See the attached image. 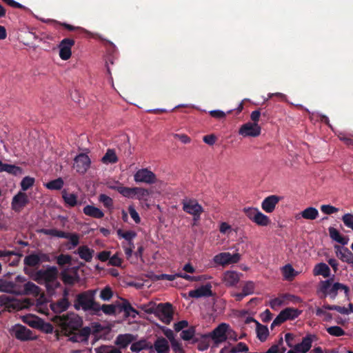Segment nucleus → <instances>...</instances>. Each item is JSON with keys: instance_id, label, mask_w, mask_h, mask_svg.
I'll return each instance as SVG.
<instances>
[{"instance_id": "f257e3e1", "label": "nucleus", "mask_w": 353, "mask_h": 353, "mask_svg": "<svg viewBox=\"0 0 353 353\" xmlns=\"http://www.w3.org/2000/svg\"><path fill=\"white\" fill-rule=\"evenodd\" d=\"M59 271L55 266H47L45 270H39L35 272L32 279L39 284H45L47 290L52 292L55 288L60 285V283L57 281Z\"/></svg>"}, {"instance_id": "f03ea898", "label": "nucleus", "mask_w": 353, "mask_h": 353, "mask_svg": "<svg viewBox=\"0 0 353 353\" xmlns=\"http://www.w3.org/2000/svg\"><path fill=\"white\" fill-rule=\"evenodd\" d=\"M97 290H89L79 293L74 301V307L77 310L80 308L85 312H90L91 314H97L99 303L95 301Z\"/></svg>"}, {"instance_id": "7ed1b4c3", "label": "nucleus", "mask_w": 353, "mask_h": 353, "mask_svg": "<svg viewBox=\"0 0 353 353\" xmlns=\"http://www.w3.org/2000/svg\"><path fill=\"white\" fill-rule=\"evenodd\" d=\"M333 279H327L321 281L319 285V292L321 294V298L330 296L331 299H335L339 290H343L345 296H349V288L341 283H334L332 284Z\"/></svg>"}, {"instance_id": "20e7f679", "label": "nucleus", "mask_w": 353, "mask_h": 353, "mask_svg": "<svg viewBox=\"0 0 353 353\" xmlns=\"http://www.w3.org/2000/svg\"><path fill=\"white\" fill-rule=\"evenodd\" d=\"M52 321L59 324L65 332L68 329L77 330L81 325V321L74 314L62 316L56 315Z\"/></svg>"}, {"instance_id": "39448f33", "label": "nucleus", "mask_w": 353, "mask_h": 353, "mask_svg": "<svg viewBox=\"0 0 353 353\" xmlns=\"http://www.w3.org/2000/svg\"><path fill=\"white\" fill-rule=\"evenodd\" d=\"M173 307L170 303H159L157 305L155 316L165 324H170L173 319Z\"/></svg>"}, {"instance_id": "423d86ee", "label": "nucleus", "mask_w": 353, "mask_h": 353, "mask_svg": "<svg viewBox=\"0 0 353 353\" xmlns=\"http://www.w3.org/2000/svg\"><path fill=\"white\" fill-rule=\"evenodd\" d=\"M182 204L183 211L193 215L194 220H198L203 212L202 206L195 199H183Z\"/></svg>"}, {"instance_id": "0eeeda50", "label": "nucleus", "mask_w": 353, "mask_h": 353, "mask_svg": "<svg viewBox=\"0 0 353 353\" xmlns=\"http://www.w3.org/2000/svg\"><path fill=\"white\" fill-rule=\"evenodd\" d=\"M10 334L21 341L34 340L36 339L35 336H32V332L30 329L21 324L14 325L10 330Z\"/></svg>"}, {"instance_id": "6e6552de", "label": "nucleus", "mask_w": 353, "mask_h": 353, "mask_svg": "<svg viewBox=\"0 0 353 353\" xmlns=\"http://www.w3.org/2000/svg\"><path fill=\"white\" fill-rule=\"evenodd\" d=\"M49 254L43 252L32 253L25 256L23 263L28 267H36L43 262H50Z\"/></svg>"}, {"instance_id": "1a4fd4ad", "label": "nucleus", "mask_w": 353, "mask_h": 353, "mask_svg": "<svg viewBox=\"0 0 353 353\" xmlns=\"http://www.w3.org/2000/svg\"><path fill=\"white\" fill-rule=\"evenodd\" d=\"M240 258L239 253L232 254L230 252H221L215 255L213 261L216 264L225 265L239 262Z\"/></svg>"}, {"instance_id": "9d476101", "label": "nucleus", "mask_w": 353, "mask_h": 353, "mask_svg": "<svg viewBox=\"0 0 353 353\" xmlns=\"http://www.w3.org/2000/svg\"><path fill=\"white\" fill-rule=\"evenodd\" d=\"M228 327V324L221 323L210 333V336L215 344L218 345L227 340Z\"/></svg>"}, {"instance_id": "9b49d317", "label": "nucleus", "mask_w": 353, "mask_h": 353, "mask_svg": "<svg viewBox=\"0 0 353 353\" xmlns=\"http://www.w3.org/2000/svg\"><path fill=\"white\" fill-rule=\"evenodd\" d=\"M29 203V199L26 193L19 192L15 194L11 202V208L15 212H20Z\"/></svg>"}, {"instance_id": "f8f14e48", "label": "nucleus", "mask_w": 353, "mask_h": 353, "mask_svg": "<svg viewBox=\"0 0 353 353\" xmlns=\"http://www.w3.org/2000/svg\"><path fill=\"white\" fill-rule=\"evenodd\" d=\"M134 179L137 183H145L152 184L156 183V175L147 168H142L137 171L134 175Z\"/></svg>"}, {"instance_id": "ddd939ff", "label": "nucleus", "mask_w": 353, "mask_h": 353, "mask_svg": "<svg viewBox=\"0 0 353 353\" xmlns=\"http://www.w3.org/2000/svg\"><path fill=\"white\" fill-rule=\"evenodd\" d=\"M261 131V128L258 123L248 122L241 126L239 134L243 137H256L260 135Z\"/></svg>"}, {"instance_id": "4468645a", "label": "nucleus", "mask_w": 353, "mask_h": 353, "mask_svg": "<svg viewBox=\"0 0 353 353\" xmlns=\"http://www.w3.org/2000/svg\"><path fill=\"white\" fill-rule=\"evenodd\" d=\"M74 40L70 38L63 39L59 43V57L62 60H68L72 55V47L74 45Z\"/></svg>"}, {"instance_id": "2eb2a0df", "label": "nucleus", "mask_w": 353, "mask_h": 353, "mask_svg": "<svg viewBox=\"0 0 353 353\" xmlns=\"http://www.w3.org/2000/svg\"><path fill=\"white\" fill-rule=\"evenodd\" d=\"M90 159L85 154H80L74 159V168L79 174H85L90 166Z\"/></svg>"}, {"instance_id": "dca6fc26", "label": "nucleus", "mask_w": 353, "mask_h": 353, "mask_svg": "<svg viewBox=\"0 0 353 353\" xmlns=\"http://www.w3.org/2000/svg\"><path fill=\"white\" fill-rule=\"evenodd\" d=\"M281 198L277 195H270L265 197L261 203V208L267 213H272L274 211L276 205L281 201Z\"/></svg>"}, {"instance_id": "f3484780", "label": "nucleus", "mask_w": 353, "mask_h": 353, "mask_svg": "<svg viewBox=\"0 0 353 353\" xmlns=\"http://www.w3.org/2000/svg\"><path fill=\"white\" fill-rule=\"evenodd\" d=\"M334 248L339 259L343 262L353 264V253L347 248L339 245H335Z\"/></svg>"}, {"instance_id": "a211bd4d", "label": "nucleus", "mask_w": 353, "mask_h": 353, "mask_svg": "<svg viewBox=\"0 0 353 353\" xmlns=\"http://www.w3.org/2000/svg\"><path fill=\"white\" fill-rule=\"evenodd\" d=\"M212 286L210 284H206L201 285L197 289L190 290L188 292V296L192 298H201V297H208L213 295L211 290Z\"/></svg>"}, {"instance_id": "6ab92c4d", "label": "nucleus", "mask_w": 353, "mask_h": 353, "mask_svg": "<svg viewBox=\"0 0 353 353\" xmlns=\"http://www.w3.org/2000/svg\"><path fill=\"white\" fill-rule=\"evenodd\" d=\"M0 291L10 294H19L21 293V285L14 283L13 281H8L0 279Z\"/></svg>"}, {"instance_id": "aec40b11", "label": "nucleus", "mask_w": 353, "mask_h": 353, "mask_svg": "<svg viewBox=\"0 0 353 353\" xmlns=\"http://www.w3.org/2000/svg\"><path fill=\"white\" fill-rule=\"evenodd\" d=\"M152 347L157 353H169L170 351L168 340L163 336L157 337L152 345Z\"/></svg>"}, {"instance_id": "412c9836", "label": "nucleus", "mask_w": 353, "mask_h": 353, "mask_svg": "<svg viewBox=\"0 0 353 353\" xmlns=\"http://www.w3.org/2000/svg\"><path fill=\"white\" fill-rule=\"evenodd\" d=\"M315 338L316 335L307 334L303 339L301 343L294 346V350L296 352L306 353L310 350L313 339Z\"/></svg>"}, {"instance_id": "4be33fe9", "label": "nucleus", "mask_w": 353, "mask_h": 353, "mask_svg": "<svg viewBox=\"0 0 353 353\" xmlns=\"http://www.w3.org/2000/svg\"><path fill=\"white\" fill-rule=\"evenodd\" d=\"M240 280V274L232 270L226 271L223 277V281L226 286L232 287L236 285Z\"/></svg>"}, {"instance_id": "5701e85b", "label": "nucleus", "mask_w": 353, "mask_h": 353, "mask_svg": "<svg viewBox=\"0 0 353 353\" xmlns=\"http://www.w3.org/2000/svg\"><path fill=\"white\" fill-rule=\"evenodd\" d=\"M135 340L136 336L132 334H119L116 338L115 344L121 348H125Z\"/></svg>"}, {"instance_id": "b1692460", "label": "nucleus", "mask_w": 353, "mask_h": 353, "mask_svg": "<svg viewBox=\"0 0 353 353\" xmlns=\"http://www.w3.org/2000/svg\"><path fill=\"white\" fill-rule=\"evenodd\" d=\"M121 311L124 312L126 317L135 318L139 312L126 299H122V303L119 305Z\"/></svg>"}, {"instance_id": "393cba45", "label": "nucleus", "mask_w": 353, "mask_h": 353, "mask_svg": "<svg viewBox=\"0 0 353 353\" xmlns=\"http://www.w3.org/2000/svg\"><path fill=\"white\" fill-rule=\"evenodd\" d=\"M69 306L70 302L68 298H62L50 304V307L54 313H61L67 310Z\"/></svg>"}, {"instance_id": "a878e982", "label": "nucleus", "mask_w": 353, "mask_h": 353, "mask_svg": "<svg viewBox=\"0 0 353 353\" xmlns=\"http://www.w3.org/2000/svg\"><path fill=\"white\" fill-rule=\"evenodd\" d=\"M83 212L85 215L94 219H102L104 216L103 212L94 205H87L83 208Z\"/></svg>"}, {"instance_id": "bb28decb", "label": "nucleus", "mask_w": 353, "mask_h": 353, "mask_svg": "<svg viewBox=\"0 0 353 353\" xmlns=\"http://www.w3.org/2000/svg\"><path fill=\"white\" fill-rule=\"evenodd\" d=\"M328 231L330 236L333 241L341 244L342 245H345L348 243V238L341 235V233L334 227H330L328 228Z\"/></svg>"}, {"instance_id": "cd10ccee", "label": "nucleus", "mask_w": 353, "mask_h": 353, "mask_svg": "<svg viewBox=\"0 0 353 353\" xmlns=\"http://www.w3.org/2000/svg\"><path fill=\"white\" fill-rule=\"evenodd\" d=\"M319 216V211L313 207H308L303 210L299 214L296 215V219H299L302 217L305 219L314 220Z\"/></svg>"}, {"instance_id": "c85d7f7f", "label": "nucleus", "mask_w": 353, "mask_h": 353, "mask_svg": "<svg viewBox=\"0 0 353 353\" xmlns=\"http://www.w3.org/2000/svg\"><path fill=\"white\" fill-rule=\"evenodd\" d=\"M146 349H151V352H153L152 345L145 339L139 340V341L133 343L130 347L132 352L136 353L139 352L142 350Z\"/></svg>"}, {"instance_id": "c756f323", "label": "nucleus", "mask_w": 353, "mask_h": 353, "mask_svg": "<svg viewBox=\"0 0 353 353\" xmlns=\"http://www.w3.org/2000/svg\"><path fill=\"white\" fill-rule=\"evenodd\" d=\"M313 274L315 276H323L324 278H328L330 276V269L325 263L316 264L313 269Z\"/></svg>"}, {"instance_id": "7c9ffc66", "label": "nucleus", "mask_w": 353, "mask_h": 353, "mask_svg": "<svg viewBox=\"0 0 353 353\" xmlns=\"http://www.w3.org/2000/svg\"><path fill=\"white\" fill-rule=\"evenodd\" d=\"M77 254H79L81 259L86 262H90L93 257L94 250L89 248L87 245H81L77 249Z\"/></svg>"}, {"instance_id": "2f4dec72", "label": "nucleus", "mask_w": 353, "mask_h": 353, "mask_svg": "<svg viewBox=\"0 0 353 353\" xmlns=\"http://www.w3.org/2000/svg\"><path fill=\"white\" fill-rule=\"evenodd\" d=\"M6 172L14 176H17L22 173V169L21 168L14 165L3 163L0 160V172Z\"/></svg>"}, {"instance_id": "473e14b6", "label": "nucleus", "mask_w": 353, "mask_h": 353, "mask_svg": "<svg viewBox=\"0 0 353 353\" xmlns=\"http://www.w3.org/2000/svg\"><path fill=\"white\" fill-rule=\"evenodd\" d=\"M40 292V288L31 281H28L23 285V289L21 288L19 294H32L37 296Z\"/></svg>"}, {"instance_id": "72a5a7b5", "label": "nucleus", "mask_w": 353, "mask_h": 353, "mask_svg": "<svg viewBox=\"0 0 353 353\" xmlns=\"http://www.w3.org/2000/svg\"><path fill=\"white\" fill-rule=\"evenodd\" d=\"M252 321H254L256 324V332L257 338L261 342L265 341L269 335L268 328L267 327V326L261 324L257 321L253 319Z\"/></svg>"}, {"instance_id": "f704fd0d", "label": "nucleus", "mask_w": 353, "mask_h": 353, "mask_svg": "<svg viewBox=\"0 0 353 353\" xmlns=\"http://www.w3.org/2000/svg\"><path fill=\"white\" fill-rule=\"evenodd\" d=\"M62 198L68 207H74L78 205L77 196L74 193H69L65 190L62 191Z\"/></svg>"}, {"instance_id": "c9c22d12", "label": "nucleus", "mask_w": 353, "mask_h": 353, "mask_svg": "<svg viewBox=\"0 0 353 353\" xmlns=\"http://www.w3.org/2000/svg\"><path fill=\"white\" fill-rule=\"evenodd\" d=\"M282 315L285 318V320H294L297 318L301 314V311L293 308V307H287L281 311Z\"/></svg>"}, {"instance_id": "e433bc0d", "label": "nucleus", "mask_w": 353, "mask_h": 353, "mask_svg": "<svg viewBox=\"0 0 353 353\" xmlns=\"http://www.w3.org/2000/svg\"><path fill=\"white\" fill-rule=\"evenodd\" d=\"M101 161L105 164H112L118 161V157L114 150L108 149L105 155L102 157Z\"/></svg>"}, {"instance_id": "4c0bfd02", "label": "nucleus", "mask_w": 353, "mask_h": 353, "mask_svg": "<svg viewBox=\"0 0 353 353\" xmlns=\"http://www.w3.org/2000/svg\"><path fill=\"white\" fill-rule=\"evenodd\" d=\"M254 223L259 226H268L271 223V220L267 215L259 211L254 217Z\"/></svg>"}, {"instance_id": "58836bf2", "label": "nucleus", "mask_w": 353, "mask_h": 353, "mask_svg": "<svg viewBox=\"0 0 353 353\" xmlns=\"http://www.w3.org/2000/svg\"><path fill=\"white\" fill-rule=\"evenodd\" d=\"M98 307L99 310L97 311V314H94V315L99 316L101 311H103V312L107 315H114L116 314V306L113 304H103L101 305L99 303Z\"/></svg>"}, {"instance_id": "ea45409f", "label": "nucleus", "mask_w": 353, "mask_h": 353, "mask_svg": "<svg viewBox=\"0 0 353 353\" xmlns=\"http://www.w3.org/2000/svg\"><path fill=\"white\" fill-rule=\"evenodd\" d=\"M139 309L144 311L147 314H155L157 309V305L153 301H150L145 304H141L138 306Z\"/></svg>"}, {"instance_id": "a19ab883", "label": "nucleus", "mask_w": 353, "mask_h": 353, "mask_svg": "<svg viewBox=\"0 0 353 353\" xmlns=\"http://www.w3.org/2000/svg\"><path fill=\"white\" fill-rule=\"evenodd\" d=\"M41 232L46 234V235H50L52 236H57L59 238H64L67 237V232L58 230L57 229H41Z\"/></svg>"}, {"instance_id": "79ce46f5", "label": "nucleus", "mask_w": 353, "mask_h": 353, "mask_svg": "<svg viewBox=\"0 0 353 353\" xmlns=\"http://www.w3.org/2000/svg\"><path fill=\"white\" fill-rule=\"evenodd\" d=\"M99 201L103 203V206L109 210L113 208V199L105 194H101L99 196Z\"/></svg>"}, {"instance_id": "37998d69", "label": "nucleus", "mask_w": 353, "mask_h": 353, "mask_svg": "<svg viewBox=\"0 0 353 353\" xmlns=\"http://www.w3.org/2000/svg\"><path fill=\"white\" fill-rule=\"evenodd\" d=\"M117 232L119 237L124 239L128 242L131 241L137 236V233L132 230L124 232L121 229H119Z\"/></svg>"}, {"instance_id": "c03bdc74", "label": "nucleus", "mask_w": 353, "mask_h": 353, "mask_svg": "<svg viewBox=\"0 0 353 353\" xmlns=\"http://www.w3.org/2000/svg\"><path fill=\"white\" fill-rule=\"evenodd\" d=\"M63 185V181L61 178H58L57 179L49 181L46 184V188L49 190H61Z\"/></svg>"}, {"instance_id": "a18cd8bd", "label": "nucleus", "mask_w": 353, "mask_h": 353, "mask_svg": "<svg viewBox=\"0 0 353 353\" xmlns=\"http://www.w3.org/2000/svg\"><path fill=\"white\" fill-rule=\"evenodd\" d=\"M195 332V327L194 326H191L188 327L187 330H183L181 331V337L184 341H190L194 336Z\"/></svg>"}, {"instance_id": "49530a36", "label": "nucleus", "mask_w": 353, "mask_h": 353, "mask_svg": "<svg viewBox=\"0 0 353 353\" xmlns=\"http://www.w3.org/2000/svg\"><path fill=\"white\" fill-rule=\"evenodd\" d=\"M323 308L327 310H336L343 314H348L350 313V311L346 307L336 305L324 304Z\"/></svg>"}, {"instance_id": "de8ad7c7", "label": "nucleus", "mask_w": 353, "mask_h": 353, "mask_svg": "<svg viewBox=\"0 0 353 353\" xmlns=\"http://www.w3.org/2000/svg\"><path fill=\"white\" fill-rule=\"evenodd\" d=\"M119 193L125 197L133 199L134 198L135 188H128L122 185V188L119 190Z\"/></svg>"}, {"instance_id": "09e8293b", "label": "nucleus", "mask_w": 353, "mask_h": 353, "mask_svg": "<svg viewBox=\"0 0 353 353\" xmlns=\"http://www.w3.org/2000/svg\"><path fill=\"white\" fill-rule=\"evenodd\" d=\"M328 334L334 336H341L345 335V331L339 326H331L326 329Z\"/></svg>"}, {"instance_id": "8fccbe9b", "label": "nucleus", "mask_w": 353, "mask_h": 353, "mask_svg": "<svg viewBox=\"0 0 353 353\" xmlns=\"http://www.w3.org/2000/svg\"><path fill=\"white\" fill-rule=\"evenodd\" d=\"M150 195V192L148 189L143 188L135 187L134 197L139 200L144 199Z\"/></svg>"}, {"instance_id": "3c124183", "label": "nucleus", "mask_w": 353, "mask_h": 353, "mask_svg": "<svg viewBox=\"0 0 353 353\" xmlns=\"http://www.w3.org/2000/svg\"><path fill=\"white\" fill-rule=\"evenodd\" d=\"M34 183V179L30 176L24 177L21 182V187L23 191H26Z\"/></svg>"}, {"instance_id": "603ef678", "label": "nucleus", "mask_w": 353, "mask_h": 353, "mask_svg": "<svg viewBox=\"0 0 353 353\" xmlns=\"http://www.w3.org/2000/svg\"><path fill=\"white\" fill-rule=\"evenodd\" d=\"M12 254H15V252L12 250H0V259L4 263H10Z\"/></svg>"}, {"instance_id": "864d4df0", "label": "nucleus", "mask_w": 353, "mask_h": 353, "mask_svg": "<svg viewBox=\"0 0 353 353\" xmlns=\"http://www.w3.org/2000/svg\"><path fill=\"white\" fill-rule=\"evenodd\" d=\"M72 256L69 254H60L57 259V263L60 266L70 265L71 263Z\"/></svg>"}, {"instance_id": "5fc2aeb1", "label": "nucleus", "mask_w": 353, "mask_h": 353, "mask_svg": "<svg viewBox=\"0 0 353 353\" xmlns=\"http://www.w3.org/2000/svg\"><path fill=\"white\" fill-rule=\"evenodd\" d=\"M113 296V292L110 286L105 287L100 293V298L103 301H109Z\"/></svg>"}, {"instance_id": "6e6d98bb", "label": "nucleus", "mask_w": 353, "mask_h": 353, "mask_svg": "<svg viewBox=\"0 0 353 353\" xmlns=\"http://www.w3.org/2000/svg\"><path fill=\"white\" fill-rule=\"evenodd\" d=\"M66 235H67V237H65V239H68L70 241V243L72 244V247L69 248L70 249L74 248L79 245V234H77L76 233L67 232Z\"/></svg>"}, {"instance_id": "4d7b16f0", "label": "nucleus", "mask_w": 353, "mask_h": 353, "mask_svg": "<svg viewBox=\"0 0 353 353\" xmlns=\"http://www.w3.org/2000/svg\"><path fill=\"white\" fill-rule=\"evenodd\" d=\"M243 212L246 216L252 222H254V217L256 216V213H258L259 210L256 208H245L243 209Z\"/></svg>"}, {"instance_id": "13d9d810", "label": "nucleus", "mask_w": 353, "mask_h": 353, "mask_svg": "<svg viewBox=\"0 0 353 353\" xmlns=\"http://www.w3.org/2000/svg\"><path fill=\"white\" fill-rule=\"evenodd\" d=\"M242 292H244V295L252 294L254 292V283L252 281H247L243 286Z\"/></svg>"}, {"instance_id": "bf43d9fd", "label": "nucleus", "mask_w": 353, "mask_h": 353, "mask_svg": "<svg viewBox=\"0 0 353 353\" xmlns=\"http://www.w3.org/2000/svg\"><path fill=\"white\" fill-rule=\"evenodd\" d=\"M342 221L344 225L353 230V214L350 213L345 214L342 216Z\"/></svg>"}, {"instance_id": "052dcab7", "label": "nucleus", "mask_w": 353, "mask_h": 353, "mask_svg": "<svg viewBox=\"0 0 353 353\" xmlns=\"http://www.w3.org/2000/svg\"><path fill=\"white\" fill-rule=\"evenodd\" d=\"M248 351V346L243 342H239L235 346L232 347V352L234 353H235V352L246 353Z\"/></svg>"}, {"instance_id": "680f3d73", "label": "nucleus", "mask_w": 353, "mask_h": 353, "mask_svg": "<svg viewBox=\"0 0 353 353\" xmlns=\"http://www.w3.org/2000/svg\"><path fill=\"white\" fill-rule=\"evenodd\" d=\"M294 268L292 267V265H290L289 264L285 265L283 268V276L287 279H290L292 277H294Z\"/></svg>"}, {"instance_id": "e2e57ef3", "label": "nucleus", "mask_w": 353, "mask_h": 353, "mask_svg": "<svg viewBox=\"0 0 353 353\" xmlns=\"http://www.w3.org/2000/svg\"><path fill=\"white\" fill-rule=\"evenodd\" d=\"M321 210L326 214H332L339 212V209L337 208L330 205H322L321 206Z\"/></svg>"}, {"instance_id": "0e129e2a", "label": "nucleus", "mask_w": 353, "mask_h": 353, "mask_svg": "<svg viewBox=\"0 0 353 353\" xmlns=\"http://www.w3.org/2000/svg\"><path fill=\"white\" fill-rule=\"evenodd\" d=\"M123 260L119 256L118 254H114L108 261V264L112 266L120 267Z\"/></svg>"}, {"instance_id": "69168bd1", "label": "nucleus", "mask_w": 353, "mask_h": 353, "mask_svg": "<svg viewBox=\"0 0 353 353\" xmlns=\"http://www.w3.org/2000/svg\"><path fill=\"white\" fill-rule=\"evenodd\" d=\"M172 349L174 353H185L181 344L176 339L170 343Z\"/></svg>"}, {"instance_id": "338daca9", "label": "nucleus", "mask_w": 353, "mask_h": 353, "mask_svg": "<svg viewBox=\"0 0 353 353\" xmlns=\"http://www.w3.org/2000/svg\"><path fill=\"white\" fill-rule=\"evenodd\" d=\"M91 330L89 327H83L78 332L81 338L83 339L84 342H87L88 340V337L90 335Z\"/></svg>"}, {"instance_id": "774afa93", "label": "nucleus", "mask_w": 353, "mask_h": 353, "mask_svg": "<svg viewBox=\"0 0 353 353\" xmlns=\"http://www.w3.org/2000/svg\"><path fill=\"white\" fill-rule=\"evenodd\" d=\"M128 212L130 216L136 223H139L141 222L140 216L132 205H130L128 207Z\"/></svg>"}]
</instances>
